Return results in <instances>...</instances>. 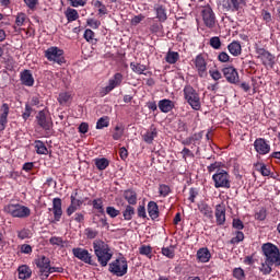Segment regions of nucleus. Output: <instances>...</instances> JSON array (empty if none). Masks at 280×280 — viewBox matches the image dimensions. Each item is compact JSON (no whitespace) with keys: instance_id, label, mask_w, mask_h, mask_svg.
I'll use <instances>...</instances> for the list:
<instances>
[{"instance_id":"25","label":"nucleus","mask_w":280,"mask_h":280,"mask_svg":"<svg viewBox=\"0 0 280 280\" xmlns=\"http://www.w3.org/2000/svg\"><path fill=\"white\" fill-rule=\"evenodd\" d=\"M18 275H19V279L21 280H27L32 278V268H30V266L27 265H21L18 268Z\"/></svg>"},{"instance_id":"5","label":"nucleus","mask_w":280,"mask_h":280,"mask_svg":"<svg viewBox=\"0 0 280 280\" xmlns=\"http://www.w3.org/2000/svg\"><path fill=\"white\" fill-rule=\"evenodd\" d=\"M265 260L270 261L273 266H280V250L279 247L272 243H265L261 246Z\"/></svg>"},{"instance_id":"42","label":"nucleus","mask_w":280,"mask_h":280,"mask_svg":"<svg viewBox=\"0 0 280 280\" xmlns=\"http://www.w3.org/2000/svg\"><path fill=\"white\" fill-rule=\"evenodd\" d=\"M162 255L167 257V259H174L176 257V252L174 250V246L163 247Z\"/></svg>"},{"instance_id":"2","label":"nucleus","mask_w":280,"mask_h":280,"mask_svg":"<svg viewBox=\"0 0 280 280\" xmlns=\"http://www.w3.org/2000/svg\"><path fill=\"white\" fill-rule=\"evenodd\" d=\"M93 248L98 264L102 268H106V266H108V261L113 259V249H110V246L102 240L94 241Z\"/></svg>"},{"instance_id":"19","label":"nucleus","mask_w":280,"mask_h":280,"mask_svg":"<svg viewBox=\"0 0 280 280\" xmlns=\"http://www.w3.org/2000/svg\"><path fill=\"white\" fill-rule=\"evenodd\" d=\"M54 214V222H60L62 218V199L54 198L52 199V208L49 209Z\"/></svg>"},{"instance_id":"10","label":"nucleus","mask_w":280,"mask_h":280,"mask_svg":"<svg viewBox=\"0 0 280 280\" xmlns=\"http://www.w3.org/2000/svg\"><path fill=\"white\" fill-rule=\"evenodd\" d=\"M256 58L260 60L261 65L268 69H272L275 67V55L265 48H256Z\"/></svg>"},{"instance_id":"31","label":"nucleus","mask_w":280,"mask_h":280,"mask_svg":"<svg viewBox=\"0 0 280 280\" xmlns=\"http://www.w3.org/2000/svg\"><path fill=\"white\" fill-rule=\"evenodd\" d=\"M198 209L200 213L205 215V218H209V219L213 218V210L210 208L209 205L201 202L198 205Z\"/></svg>"},{"instance_id":"30","label":"nucleus","mask_w":280,"mask_h":280,"mask_svg":"<svg viewBox=\"0 0 280 280\" xmlns=\"http://www.w3.org/2000/svg\"><path fill=\"white\" fill-rule=\"evenodd\" d=\"M180 60V54H178L177 51H172V50H168L166 52V56H165V61L168 63V65H176V62Z\"/></svg>"},{"instance_id":"33","label":"nucleus","mask_w":280,"mask_h":280,"mask_svg":"<svg viewBox=\"0 0 280 280\" xmlns=\"http://www.w3.org/2000/svg\"><path fill=\"white\" fill-rule=\"evenodd\" d=\"M94 163L96 165V168L100 170V172H104L108 165H110V161L106 158H98L94 160Z\"/></svg>"},{"instance_id":"21","label":"nucleus","mask_w":280,"mask_h":280,"mask_svg":"<svg viewBox=\"0 0 280 280\" xmlns=\"http://www.w3.org/2000/svg\"><path fill=\"white\" fill-rule=\"evenodd\" d=\"M211 260V252H209V248L201 247L197 250V261H200V264H209Z\"/></svg>"},{"instance_id":"27","label":"nucleus","mask_w":280,"mask_h":280,"mask_svg":"<svg viewBox=\"0 0 280 280\" xmlns=\"http://www.w3.org/2000/svg\"><path fill=\"white\" fill-rule=\"evenodd\" d=\"M130 69L133 71V73H137L138 75H148L145 71H148V66L141 65L139 62H131Z\"/></svg>"},{"instance_id":"24","label":"nucleus","mask_w":280,"mask_h":280,"mask_svg":"<svg viewBox=\"0 0 280 280\" xmlns=\"http://www.w3.org/2000/svg\"><path fill=\"white\" fill-rule=\"evenodd\" d=\"M228 50L231 56H242V44L238 40H233L228 45Z\"/></svg>"},{"instance_id":"12","label":"nucleus","mask_w":280,"mask_h":280,"mask_svg":"<svg viewBox=\"0 0 280 280\" xmlns=\"http://www.w3.org/2000/svg\"><path fill=\"white\" fill-rule=\"evenodd\" d=\"M192 65L199 75V78H205L207 75V58L199 54L192 59Z\"/></svg>"},{"instance_id":"64","label":"nucleus","mask_w":280,"mask_h":280,"mask_svg":"<svg viewBox=\"0 0 280 280\" xmlns=\"http://www.w3.org/2000/svg\"><path fill=\"white\" fill-rule=\"evenodd\" d=\"M138 218L145 220L148 218V212L145 211V206H139L137 208Z\"/></svg>"},{"instance_id":"44","label":"nucleus","mask_w":280,"mask_h":280,"mask_svg":"<svg viewBox=\"0 0 280 280\" xmlns=\"http://www.w3.org/2000/svg\"><path fill=\"white\" fill-rule=\"evenodd\" d=\"M92 207L100 213H104V201L102 198H96L92 201Z\"/></svg>"},{"instance_id":"22","label":"nucleus","mask_w":280,"mask_h":280,"mask_svg":"<svg viewBox=\"0 0 280 280\" xmlns=\"http://www.w3.org/2000/svg\"><path fill=\"white\" fill-rule=\"evenodd\" d=\"M20 80L24 86H34V75L30 70L22 71L20 73Z\"/></svg>"},{"instance_id":"11","label":"nucleus","mask_w":280,"mask_h":280,"mask_svg":"<svg viewBox=\"0 0 280 280\" xmlns=\"http://www.w3.org/2000/svg\"><path fill=\"white\" fill-rule=\"evenodd\" d=\"M121 82H124V74L119 72L115 73L113 78L108 80V85L102 89L101 95H108L110 91H114L117 86H121Z\"/></svg>"},{"instance_id":"15","label":"nucleus","mask_w":280,"mask_h":280,"mask_svg":"<svg viewBox=\"0 0 280 280\" xmlns=\"http://www.w3.org/2000/svg\"><path fill=\"white\" fill-rule=\"evenodd\" d=\"M36 267L39 268L42 279H47V272L49 266H51V260L47 256H39L35 260Z\"/></svg>"},{"instance_id":"61","label":"nucleus","mask_w":280,"mask_h":280,"mask_svg":"<svg viewBox=\"0 0 280 280\" xmlns=\"http://www.w3.org/2000/svg\"><path fill=\"white\" fill-rule=\"evenodd\" d=\"M209 73L212 80H214L215 82H218V80H222V72H220V70H209Z\"/></svg>"},{"instance_id":"26","label":"nucleus","mask_w":280,"mask_h":280,"mask_svg":"<svg viewBox=\"0 0 280 280\" xmlns=\"http://www.w3.org/2000/svg\"><path fill=\"white\" fill-rule=\"evenodd\" d=\"M147 211L151 220H156L160 215L159 205L155 201H149L147 206Z\"/></svg>"},{"instance_id":"49","label":"nucleus","mask_w":280,"mask_h":280,"mask_svg":"<svg viewBox=\"0 0 280 280\" xmlns=\"http://www.w3.org/2000/svg\"><path fill=\"white\" fill-rule=\"evenodd\" d=\"M209 45L210 47H212V49H221L222 40L220 39V37L214 36L210 38Z\"/></svg>"},{"instance_id":"14","label":"nucleus","mask_w":280,"mask_h":280,"mask_svg":"<svg viewBox=\"0 0 280 280\" xmlns=\"http://www.w3.org/2000/svg\"><path fill=\"white\" fill-rule=\"evenodd\" d=\"M254 149L260 156H266V154H270V141L265 138H257L254 141Z\"/></svg>"},{"instance_id":"43","label":"nucleus","mask_w":280,"mask_h":280,"mask_svg":"<svg viewBox=\"0 0 280 280\" xmlns=\"http://www.w3.org/2000/svg\"><path fill=\"white\" fill-rule=\"evenodd\" d=\"M0 119H2V121H8V115H10V105H8V103L2 104L0 107Z\"/></svg>"},{"instance_id":"62","label":"nucleus","mask_w":280,"mask_h":280,"mask_svg":"<svg viewBox=\"0 0 280 280\" xmlns=\"http://www.w3.org/2000/svg\"><path fill=\"white\" fill-rule=\"evenodd\" d=\"M232 226L236 229V231H242L244 229V222L240 219H233Z\"/></svg>"},{"instance_id":"3","label":"nucleus","mask_w":280,"mask_h":280,"mask_svg":"<svg viewBox=\"0 0 280 280\" xmlns=\"http://www.w3.org/2000/svg\"><path fill=\"white\" fill-rule=\"evenodd\" d=\"M108 271L114 275V277H126V275H128V259L120 254L109 264Z\"/></svg>"},{"instance_id":"40","label":"nucleus","mask_w":280,"mask_h":280,"mask_svg":"<svg viewBox=\"0 0 280 280\" xmlns=\"http://www.w3.org/2000/svg\"><path fill=\"white\" fill-rule=\"evenodd\" d=\"M257 172H260L261 176H270V166L264 164V163H257L256 164Z\"/></svg>"},{"instance_id":"28","label":"nucleus","mask_w":280,"mask_h":280,"mask_svg":"<svg viewBox=\"0 0 280 280\" xmlns=\"http://www.w3.org/2000/svg\"><path fill=\"white\" fill-rule=\"evenodd\" d=\"M124 198L128 202L129 206L137 205V191L132 189H127L124 191Z\"/></svg>"},{"instance_id":"52","label":"nucleus","mask_w":280,"mask_h":280,"mask_svg":"<svg viewBox=\"0 0 280 280\" xmlns=\"http://www.w3.org/2000/svg\"><path fill=\"white\" fill-rule=\"evenodd\" d=\"M240 242H244V232L238 230L235 232V236L232 237L231 244H240Z\"/></svg>"},{"instance_id":"53","label":"nucleus","mask_w":280,"mask_h":280,"mask_svg":"<svg viewBox=\"0 0 280 280\" xmlns=\"http://www.w3.org/2000/svg\"><path fill=\"white\" fill-rule=\"evenodd\" d=\"M94 7L97 8L98 14H107L108 13V9H106V5L104 3H102V1H100V0H96L94 2Z\"/></svg>"},{"instance_id":"56","label":"nucleus","mask_w":280,"mask_h":280,"mask_svg":"<svg viewBox=\"0 0 280 280\" xmlns=\"http://www.w3.org/2000/svg\"><path fill=\"white\" fill-rule=\"evenodd\" d=\"M233 277L237 280H244L246 275L244 273V269L242 268H234L233 270Z\"/></svg>"},{"instance_id":"8","label":"nucleus","mask_w":280,"mask_h":280,"mask_svg":"<svg viewBox=\"0 0 280 280\" xmlns=\"http://www.w3.org/2000/svg\"><path fill=\"white\" fill-rule=\"evenodd\" d=\"M36 121L37 125L45 130L46 137H49L54 128V120L51 119L49 112H47L46 109L38 112V114L36 115Z\"/></svg>"},{"instance_id":"57","label":"nucleus","mask_w":280,"mask_h":280,"mask_svg":"<svg viewBox=\"0 0 280 280\" xmlns=\"http://www.w3.org/2000/svg\"><path fill=\"white\" fill-rule=\"evenodd\" d=\"M106 213L107 215H109V218H117V215H119L120 211L117 210L115 207L113 206H108L106 208Z\"/></svg>"},{"instance_id":"16","label":"nucleus","mask_w":280,"mask_h":280,"mask_svg":"<svg viewBox=\"0 0 280 280\" xmlns=\"http://www.w3.org/2000/svg\"><path fill=\"white\" fill-rule=\"evenodd\" d=\"M222 73L230 84H237L240 82V73L234 67H225L222 69Z\"/></svg>"},{"instance_id":"13","label":"nucleus","mask_w":280,"mask_h":280,"mask_svg":"<svg viewBox=\"0 0 280 280\" xmlns=\"http://www.w3.org/2000/svg\"><path fill=\"white\" fill-rule=\"evenodd\" d=\"M201 16H202V21L203 24L206 25V27H208V30H213V27H215V13L213 12V9L208 7L205 8L201 11Z\"/></svg>"},{"instance_id":"39","label":"nucleus","mask_w":280,"mask_h":280,"mask_svg":"<svg viewBox=\"0 0 280 280\" xmlns=\"http://www.w3.org/2000/svg\"><path fill=\"white\" fill-rule=\"evenodd\" d=\"M35 150L38 154H49V150H47L45 142L40 140L35 141Z\"/></svg>"},{"instance_id":"38","label":"nucleus","mask_w":280,"mask_h":280,"mask_svg":"<svg viewBox=\"0 0 280 280\" xmlns=\"http://www.w3.org/2000/svg\"><path fill=\"white\" fill-rule=\"evenodd\" d=\"M124 127L121 125H116L113 131L114 141H119L124 137Z\"/></svg>"},{"instance_id":"34","label":"nucleus","mask_w":280,"mask_h":280,"mask_svg":"<svg viewBox=\"0 0 280 280\" xmlns=\"http://www.w3.org/2000/svg\"><path fill=\"white\" fill-rule=\"evenodd\" d=\"M139 254L147 259H152L154 257V255H152V246L150 245H141L139 247Z\"/></svg>"},{"instance_id":"41","label":"nucleus","mask_w":280,"mask_h":280,"mask_svg":"<svg viewBox=\"0 0 280 280\" xmlns=\"http://www.w3.org/2000/svg\"><path fill=\"white\" fill-rule=\"evenodd\" d=\"M158 132H156V128L151 129L150 131H147L143 135V141L145 143H152V141H154V138L156 137Z\"/></svg>"},{"instance_id":"63","label":"nucleus","mask_w":280,"mask_h":280,"mask_svg":"<svg viewBox=\"0 0 280 280\" xmlns=\"http://www.w3.org/2000/svg\"><path fill=\"white\" fill-rule=\"evenodd\" d=\"M219 62H231V56H229L225 51H222L218 55Z\"/></svg>"},{"instance_id":"6","label":"nucleus","mask_w":280,"mask_h":280,"mask_svg":"<svg viewBox=\"0 0 280 280\" xmlns=\"http://www.w3.org/2000/svg\"><path fill=\"white\" fill-rule=\"evenodd\" d=\"M5 213H9L12 218H30L32 215V210L20 203H9L4 207Z\"/></svg>"},{"instance_id":"50","label":"nucleus","mask_w":280,"mask_h":280,"mask_svg":"<svg viewBox=\"0 0 280 280\" xmlns=\"http://www.w3.org/2000/svg\"><path fill=\"white\" fill-rule=\"evenodd\" d=\"M70 205H73L74 207L79 208L81 207V205L84 203V201H82L81 199H78V190H75L71 196H70Z\"/></svg>"},{"instance_id":"20","label":"nucleus","mask_w":280,"mask_h":280,"mask_svg":"<svg viewBox=\"0 0 280 280\" xmlns=\"http://www.w3.org/2000/svg\"><path fill=\"white\" fill-rule=\"evenodd\" d=\"M214 215L218 226L224 225L226 222V206L224 203L217 205Z\"/></svg>"},{"instance_id":"47","label":"nucleus","mask_w":280,"mask_h":280,"mask_svg":"<svg viewBox=\"0 0 280 280\" xmlns=\"http://www.w3.org/2000/svg\"><path fill=\"white\" fill-rule=\"evenodd\" d=\"M159 194L162 198H167L168 194H172V188L165 184L159 186Z\"/></svg>"},{"instance_id":"51","label":"nucleus","mask_w":280,"mask_h":280,"mask_svg":"<svg viewBox=\"0 0 280 280\" xmlns=\"http://www.w3.org/2000/svg\"><path fill=\"white\" fill-rule=\"evenodd\" d=\"M84 235L88 240H95V237H97L98 232L97 230H94L93 228H86L84 230Z\"/></svg>"},{"instance_id":"18","label":"nucleus","mask_w":280,"mask_h":280,"mask_svg":"<svg viewBox=\"0 0 280 280\" xmlns=\"http://www.w3.org/2000/svg\"><path fill=\"white\" fill-rule=\"evenodd\" d=\"M27 23H30V18H27V14L19 12L15 15V23L13 25V30H15V32H25V28L23 27H25Z\"/></svg>"},{"instance_id":"48","label":"nucleus","mask_w":280,"mask_h":280,"mask_svg":"<svg viewBox=\"0 0 280 280\" xmlns=\"http://www.w3.org/2000/svg\"><path fill=\"white\" fill-rule=\"evenodd\" d=\"M196 143L200 144V136L194 135L192 137L183 141V145H196Z\"/></svg>"},{"instance_id":"59","label":"nucleus","mask_w":280,"mask_h":280,"mask_svg":"<svg viewBox=\"0 0 280 280\" xmlns=\"http://www.w3.org/2000/svg\"><path fill=\"white\" fill-rule=\"evenodd\" d=\"M83 37L85 38V40L88 43H91L95 38V32H93L91 28H86L85 32H84Z\"/></svg>"},{"instance_id":"58","label":"nucleus","mask_w":280,"mask_h":280,"mask_svg":"<svg viewBox=\"0 0 280 280\" xmlns=\"http://www.w3.org/2000/svg\"><path fill=\"white\" fill-rule=\"evenodd\" d=\"M72 8H84L89 0H68Z\"/></svg>"},{"instance_id":"32","label":"nucleus","mask_w":280,"mask_h":280,"mask_svg":"<svg viewBox=\"0 0 280 280\" xmlns=\"http://www.w3.org/2000/svg\"><path fill=\"white\" fill-rule=\"evenodd\" d=\"M272 266H275V262H270L265 259V261H262L259 267L261 275H265V276L270 275L272 272Z\"/></svg>"},{"instance_id":"60","label":"nucleus","mask_w":280,"mask_h":280,"mask_svg":"<svg viewBox=\"0 0 280 280\" xmlns=\"http://www.w3.org/2000/svg\"><path fill=\"white\" fill-rule=\"evenodd\" d=\"M268 213L265 208H261L258 212H256L255 218L256 220H259L260 222H264L266 220Z\"/></svg>"},{"instance_id":"54","label":"nucleus","mask_w":280,"mask_h":280,"mask_svg":"<svg viewBox=\"0 0 280 280\" xmlns=\"http://www.w3.org/2000/svg\"><path fill=\"white\" fill-rule=\"evenodd\" d=\"M156 18L159 21H167V13H165V9L163 7H159L156 9Z\"/></svg>"},{"instance_id":"36","label":"nucleus","mask_w":280,"mask_h":280,"mask_svg":"<svg viewBox=\"0 0 280 280\" xmlns=\"http://www.w3.org/2000/svg\"><path fill=\"white\" fill-rule=\"evenodd\" d=\"M110 126V118L108 116H103L96 121V130H104Z\"/></svg>"},{"instance_id":"45","label":"nucleus","mask_w":280,"mask_h":280,"mask_svg":"<svg viewBox=\"0 0 280 280\" xmlns=\"http://www.w3.org/2000/svg\"><path fill=\"white\" fill-rule=\"evenodd\" d=\"M58 102L61 106L65 104H69V102H71V93L69 92L60 93L58 97Z\"/></svg>"},{"instance_id":"55","label":"nucleus","mask_w":280,"mask_h":280,"mask_svg":"<svg viewBox=\"0 0 280 280\" xmlns=\"http://www.w3.org/2000/svg\"><path fill=\"white\" fill-rule=\"evenodd\" d=\"M19 240H30L32 237V232L27 229H23L18 232Z\"/></svg>"},{"instance_id":"29","label":"nucleus","mask_w":280,"mask_h":280,"mask_svg":"<svg viewBox=\"0 0 280 280\" xmlns=\"http://www.w3.org/2000/svg\"><path fill=\"white\" fill-rule=\"evenodd\" d=\"M65 16L68 21V23H73V21H78L80 19V14L78 13V10L68 8L65 11Z\"/></svg>"},{"instance_id":"7","label":"nucleus","mask_w":280,"mask_h":280,"mask_svg":"<svg viewBox=\"0 0 280 280\" xmlns=\"http://www.w3.org/2000/svg\"><path fill=\"white\" fill-rule=\"evenodd\" d=\"M45 58L48 62H55V65H65L67 60L65 59V50L57 46H51L44 51Z\"/></svg>"},{"instance_id":"1","label":"nucleus","mask_w":280,"mask_h":280,"mask_svg":"<svg viewBox=\"0 0 280 280\" xmlns=\"http://www.w3.org/2000/svg\"><path fill=\"white\" fill-rule=\"evenodd\" d=\"M224 167L225 165L222 162H214L207 166L208 174H212V183L215 189H231V174Z\"/></svg>"},{"instance_id":"17","label":"nucleus","mask_w":280,"mask_h":280,"mask_svg":"<svg viewBox=\"0 0 280 280\" xmlns=\"http://www.w3.org/2000/svg\"><path fill=\"white\" fill-rule=\"evenodd\" d=\"M246 5V0H223V8L230 12H240Z\"/></svg>"},{"instance_id":"9","label":"nucleus","mask_w":280,"mask_h":280,"mask_svg":"<svg viewBox=\"0 0 280 280\" xmlns=\"http://www.w3.org/2000/svg\"><path fill=\"white\" fill-rule=\"evenodd\" d=\"M72 255L79 261H83V264H88V266H95V260H93V254L89 252V249L84 247H73Z\"/></svg>"},{"instance_id":"4","label":"nucleus","mask_w":280,"mask_h":280,"mask_svg":"<svg viewBox=\"0 0 280 280\" xmlns=\"http://www.w3.org/2000/svg\"><path fill=\"white\" fill-rule=\"evenodd\" d=\"M184 100L187 104L190 105L192 110H200L202 108V103L200 102V94L194 86L185 85L184 90Z\"/></svg>"},{"instance_id":"23","label":"nucleus","mask_w":280,"mask_h":280,"mask_svg":"<svg viewBox=\"0 0 280 280\" xmlns=\"http://www.w3.org/2000/svg\"><path fill=\"white\" fill-rule=\"evenodd\" d=\"M158 106L161 113H172L174 110V102L172 100L163 98L159 101Z\"/></svg>"},{"instance_id":"35","label":"nucleus","mask_w":280,"mask_h":280,"mask_svg":"<svg viewBox=\"0 0 280 280\" xmlns=\"http://www.w3.org/2000/svg\"><path fill=\"white\" fill-rule=\"evenodd\" d=\"M49 244L55 246V248H65V244H67V242H65L60 236H51L49 238Z\"/></svg>"},{"instance_id":"37","label":"nucleus","mask_w":280,"mask_h":280,"mask_svg":"<svg viewBox=\"0 0 280 280\" xmlns=\"http://www.w3.org/2000/svg\"><path fill=\"white\" fill-rule=\"evenodd\" d=\"M133 215H135V207L126 206L125 210L122 211L124 220H126L127 222H130Z\"/></svg>"},{"instance_id":"46","label":"nucleus","mask_w":280,"mask_h":280,"mask_svg":"<svg viewBox=\"0 0 280 280\" xmlns=\"http://www.w3.org/2000/svg\"><path fill=\"white\" fill-rule=\"evenodd\" d=\"M34 252V249L32 248V245L30 244H22L19 245V252L21 255H32V253Z\"/></svg>"}]
</instances>
